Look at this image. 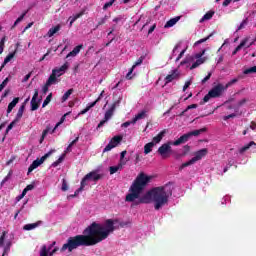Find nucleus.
Wrapping results in <instances>:
<instances>
[{
    "label": "nucleus",
    "instance_id": "obj_1",
    "mask_svg": "<svg viewBox=\"0 0 256 256\" xmlns=\"http://www.w3.org/2000/svg\"><path fill=\"white\" fill-rule=\"evenodd\" d=\"M153 176H149L144 172H140L135 180L132 182L129 192L126 195L125 201L128 203H133L136 199L138 201L135 205L141 204H149L153 201L154 209L159 211L161 207L167 205L169 203V198L173 195V188L171 187V183L166 184L165 186H159L152 188L145 195L141 196V193L145 191V187L151 183Z\"/></svg>",
    "mask_w": 256,
    "mask_h": 256
},
{
    "label": "nucleus",
    "instance_id": "obj_2",
    "mask_svg": "<svg viewBox=\"0 0 256 256\" xmlns=\"http://www.w3.org/2000/svg\"><path fill=\"white\" fill-rule=\"evenodd\" d=\"M115 223H119V219H107L104 225L97 222H92L88 227L85 228L83 234L69 237L67 243L63 244L60 251L65 253H73L75 249L79 247H93L105 241L111 233L115 231Z\"/></svg>",
    "mask_w": 256,
    "mask_h": 256
},
{
    "label": "nucleus",
    "instance_id": "obj_3",
    "mask_svg": "<svg viewBox=\"0 0 256 256\" xmlns=\"http://www.w3.org/2000/svg\"><path fill=\"white\" fill-rule=\"evenodd\" d=\"M227 91V87H225V85L219 83L217 85H215L209 92L208 94H206L203 98V103H208V101L210 99H217L219 97H221V95H223V92ZM203 103H201V105H203Z\"/></svg>",
    "mask_w": 256,
    "mask_h": 256
},
{
    "label": "nucleus",
    "instance_id": "obj_4",
    "mask_svg": "<svg viewBox=\"0 0 256 256\" xmlns=\"http://www.w3.org/2000/svg\"><path fill=\"white\" fill-rule=\"evenodd\" d=\"M121 100L122 98L119 97L116 101L112 103L110 108L105 112L103 120H101L100 123L98 124L97 129H101V127H103V125H105L107 121H109V119L113 117V113H115V110L117 109V107L121 105Z\"/></svg>",
    "mask_w": 256,
    "mask_h": 256
},
{
    "label": "nucleus",
    "instance_id": "obj_5",
    "mask_svg": "<svg viewBox=\"0 0 256 256\" xmlns=\"http://www.w3.org/2000/svg\"><path fill=\"white\" fill-rule=\"evenodd\" d=\"M207 128H201L198 130H193L191 132H188L182 136H180L177 140H175L174 145H183V143H187V141H189V139H191V137H199V135H201V133H206Z\"/></svg>",
    "mask_w": 256,
    "mask_h": 256
},
{
    "label": "nucleus",
    "instance_id": "obj_6",
    "mask_svg": "<svg viewBox=\"0 0 256 256\" xmlns=\"http://www.w3.org/2000/svg\"><path fill=\"white\" fill-rule=\"evenodd\" d=\"M207 153H209V150L207 148H203L201 150L196 151L192 159H190L188 162L183 163L180 166V171H182V169H185V167H190V165H195L197 161H201L203 157L207 156Z\"/></svg>",
    "mask_w": 256,
    "mask_h": 256
},
{
    "label": "nucleus",
    "instance_id": "obj_7",
    "mask_svg": "<svg viewBox=\"0 0 256 256\" xmlns=\"http://www.w3.org/2000/svg\"><path fill=\"white\" fill-rule=\"evenodd\" d=\"M171 145H174V147H177L178 145L175 144V141H169L167 143L162 144L158 148V153L163 157V159L169 157L171 153H173V148H171Z\"/></svg>",
    "mask_w": 256,
    "mask_h": 256
},
{
    "label": "nucleus",
    "instance_id": "obj_8",
    "mask_svg": "<svg viewBox=\"0 0 256 256\" xmlns=\"http://www.w3.org/2000/svg\"><path fill=\"white\" fill-rule=\"evenodd\" d=\"M53 153H55V150H50L48 153H46L44 156H42L40 159H36L32 162V164L29 166L28 168V173L27 175H29V173H33V171H35V169H37V167H39L40 165H43V163H45V161L47 160L48 157H51V155H53Z\"/></svg>",
    "mask_w": 256,
    "mask_h": 256
},
{
    "label": "nucleus",
    "instance_id": "obj_9",
    "mask_svg": "<svg viewBox=\"0 0 256 256\" xmlns=\"http://www.w3.org/2000/svg\"><path fill=\"white\" fill-rule=\"evenodd\" d=\"M121 141H123V136H114L104 148L103 153H107V151H111V149H115V147H117V145H119Z\"/></svg>",
    "mask_w": 256,
    "mask_h": 256
},
{
    "label": "nucleus",
    "instance_id": "obj_10",
    "mask_svg": "<svg viewBox=\"0 0 256 256\" xmlns=\"http://www.w3.org/2000/svg\"><path fill=\"white\" fill-rule=\"evenodd\" d=\"M179 77H181V73L178 69H174L168 74L165 78V85H169V83H173V81L179 80Z\"/></svg>",
    "mask_w": 256,
    "mask_h": 256
},
{
    "label": "nucleus",
    "instance_id": "obj_11",
    "mask_svg": "<svg viewBox=\"0 0 256 256\" xmlns=\"http://www.w3.org/2000/svg\"><path fill=\"white\" fill-rule=\"evenodd\" d=\"M103 177V175L98 174L97 171H92L89 172L88 174L85 175V177L82 179V181L84 183H87V181H99V179H101Z\"/></svg>",
    "mask_w": 256,
    "mask_h": 256
},
{
    "label": "nucleus",
    "instance_id": "obj_12",
    "mask_svg": "<svg viewBox=\"0 0 256 256\" xmlns=\"http://www.w3.org/2000/svg\"><path fill=\"white\" fill-rule=\"evenodd\" d=\"M143 61H145V56H140L134 65L130 68L129 72L126 75V79H132L131 75L133 74V71H135V67H139V65L143 64Z\"/></svg>",
    "mask_w": 256,
    "mask_h": 256
},
{
    "label": "nucleus",
    "instance_id": "obj_13",
    "mask_svg": "<svg viewBox=\"0 0 256 256\" xmlns=\"http://www.w3.org/2000/svg\"><path fill=\"white\" fill-rule=\"evenodd\" d=\"M68 69H69V63L66 62L60 68H55L52 71H55L56 77H61V75H63V73H65V71H67Z\"/></svg>",
    "mask_w": 256,
    "mask_h": 256
},
{
    "label": "nucleus",
    "instance_id": "obj_14",
    "mask_svg": "<svg viewBox=\"0 0 256 256\" xmlns=\"http://www.w3.org/2000/svg\"><path fill=\"white\" fill-rule=\"evenodd\" d=\"M101 101V97H98L94 102H91L85 109L79 112L78 115H85V113L89 112L93 107L97 105Z\"/></svg>",
    "mask_w": 256,
    "mask_h": 256
},
{
    "label": "nucleus",
    "instance_id": "obj_15",
    "mask_svg": "<svg viewBox=\"0 0 256 256\" xmlns=\"http://www.w3.org/2000/svg\"><path fill=\"white\" fill-rule=\"evenodd\" d=\"M249 37L244 38L240 44L234 49V51L232 52V55H237V53H239L240 49H243V47H245L247 45V43H249Z\"/></svg>",
    "mask_w": 256,
    "mask_h": 256
},
{
    "label": "nucleus",
    "instance_id": "obj_16",
    "mask_svg": "<svg viewBox=\"0 0 256 256\" xmlns=\"http://www.w3.org/2000/svg\"><path fill=\"white\" fill-rule=\"evenodd\" d=\"M82 47L83 44L74 47V49L67 54L66 58L69 59V57H77V55H79V53L81 52Z\"/></svg>",
    "mask_w": 256,
    "mask_h": 256
},
{
    "label": "nucleus",
    "instance_id": "obj_17",
    "mask_svg": "<svg viewBox=\"0 0 256 256\" xmlns=\"http://www.w3.org/2000/svg\"><path fill=\"white\" fill-rule=\"evenodd\" d=\"M167 133H168L167 129L162 130L157 136H155L153 138V142L154 143H161V141L163 140V137H165V135H167Z\"/></svg>",
    "mask_w": 256,
    "mask_h": 256
},
{
    "label": "nucleus",
    "instance_id": "obj_18",
    "mask_svg": "<svg viewBox=\"0 0 256 256\" xmlns=\"http://www.w3.org/2000/svg\"><path fill=\"white\" fill-rule=\"evenodd\" d=\"M181 19V16H176L170 20H168L165 24V29H169V27H173L179 20Z\"/></svg>",
    "mask_w": 256,
    "mask_h": 256
},
{
    "label": "nucleus",
    "instance_id": "obj_19",
    "mask_svg": "<svg viewBox=\"0 0 256 256\" xmlns=\"http://www.w3.org/2000/svg\"><path fill=\"white\" fill-rule=\"evenodd\" d=\"M41 221L32 223V224H26L23 226L24 231H33V229H37V227H39V225H41Z\"/></svg>",
    "mask_w": 256,
    "mask_h": 256
},
{
    "label": "nucleus",
    "instance_id": "obj_20",
    "mask_svg": "<svg viewBox=\"0 0 256 256\" xmlns=\"http://www.w3.org/2000/svg\"><path fill=\"white\" fill-rule=\"evenodd\" d=\"M17 103H19V97L14 98L9 104H8V108H7V113H11V111H13V109H15V107L17 106Z\"/></svg>",
    "mask_w": 256,
    "mask_h": 256
},
{
    "label": "nucleus",
    "instance_id": "obj_21",
    "mask_svg": "<svg viewBox=\"0 0 256 256\" xmlns=\"http://www.w3.org/2000/svg\"><path fill=\"white\" fill-rule=\"evenodd\" d=\"M23 113H25V104H22L20 108L18 109V112L16 114L15 120L18 121V123L21 121L23 117Z\"/></svg>",
    "mask_w": 256,
    "mask_h": 256
},
{
    "label": "nucleus",
    "instance_id": "obj_22",
    "mask_svg": "<svg viewBox=\"0 0 256 256\" xmlns=\"http://www.w3.org/2000/svg\"><path fill=\"white\" fill-rule=\"evenodd\" d=\"M207 61L206 57L197 59L190 67L191 70L193 69H197V67H199V65H203V63H205Z\"/></svg>",
    "mask_w": 256,
    "mask_h": 256
},
{
    "label": "nucleus",
    "instance_id": "obj_23",
    "mask_svg": "<svg viewBox=\"0 0 256 256\" xmlns=\"http://www.w3.org/2000/svg\"><path fill=\"white\" fill-rule=\"evenodd\" d=\"M215 15V11L210 10L208 11L201 19L200 23H203V21H209L210 19H213V16Z\"/></svg>",
    "mask_w": 256,
    "mask_h": 256
},
{
    "label": "nucleus",
    "instance_id": "obj_24",
    "mask_svg": "<svg viewBox=\"0 0 256 256\" xmlns=\"http://www.w3.org/2000/svg\"><path fill=\"white\" fill-rule=\"evenodd\" d=\"M153 147H155V142H149L144 146L145 155H149L153 151Z\"/></svg>",
    "mask_w": 256,
    "mask_h": 256
},
{
    "label": "nucleus",
    "instance_id": "obj_25",
    "mask_svg": "<svg viewBox=\"0 0 256 256\" xmlns=\"http://www.w3.org/2000/svg\"><path fill=\"white\" fill-rule=\"evenodd\" d=\"M146 111L143 110L140 113H138L133 119H132V125H135V123H137L140 119H144L145 115H146Z\"/></svg>",
    "mask_w": 256,
    "mask_h": 256
},
{
    "label": "nucleus",
    "instance_id": "obj_26",
    "mask_svg": "<svg viewBox=\"0 0 256 256\" xmlns=\"http://www.w3.org/2000/svg\"><path fill=\"white\" fill-rule=\"evenodd\" d=\"M85 15V10H82L81 12L75 14L74 16L69 18L70 26L73 25L74 21L77 19H80V17H83Z\"/></svg>",
    "mask_w": 256,
    "mask_h": 256
},
{
    "label": "nucleus",
    "instance_id": "obj_27",
    "mask_svg": "<svg viewBox=\"0 0 256 256\" xmlns=\"http://www.w3.org/2000/svg\"><path fill=\"white\" fill-rule=\"evenodd\" d=\"M46 83L47 85H55V83H57V75H55V71H52V74L49 76Z\"/></svg>",
    "mask_w": 256,
    "mask_h": 256
},
{
    "label": "nucleus",
    "instance_id": "obj_28",
    "mask_svg": "<svg viewBox=\"0 0 256 256\" xmlns=\"http://www.w3.org/2000/svg\"><path fill=\"white\" fill-rule=\"evenodd\" d=\"M58 31H61V25H56L55 27L50 28L47 35L48 37H53Z\"/></svg>",
    "mask_w": 256,
    "mask_h": 256
},
{
    "label": "nucleus",
    "instance_id": "obj_29",
    "mask_svg": "<svg viewBox=\"0 0 256 256\" xmlns=\"http://www.w3.org/2000/svg\"><path fill=\"white\" fill-rule=\"evenodd\" d=\"M121 169H123L122 163H119L117 166H111L109 168L110 175H115V173H117V171H121Z\"/></svg>",
    "mask_w": 256,
    "mask_h": 256
},
{
    "label": "nucleus",
    "instance_id": "obj_30",
    "mask_svg": "<svg viewBox=\"0 0 256 256\" xmlns=\"http://www.w3.org/2000/svg\"><path fill=\"white\" fill-rule=\"evenodd\" d=\"M110 18H111V15H105L103 18H101L98 21L95 29H99V27H101V25H105V23H107V21H109Z\"/></svg>",
    "mask_w": 256,
    "mask_h": 256
},
{
    "label": "nucleus",
    "instance_id": "obj_31",
    "mask_svg": "<svg viewBox=\"0 0 256 256\" xmlns=\"http://www.w3.org/2000/svg\"><path fill=\"white\" fill-rule=\"evenodd\" d=\"M189 151H191V146L185 145V146L183 147L182 154L178 155V156L176 157V159H179V157H185V156L189 155Z\"/></svg>",
    "mask_w": 256,
    "mask_h": 256
},
{
    "label": "nucleus",
    "instance_id": "obj_32",
    "mask_svg": "<svg viewBox=\"0 0 256 256\" xmlns=\"http://www.w3.org/2000/svg\"><path fill=\"white\" fill-rule=\"evenodd\" d=\"M15 55H17V50H14L12 53H9L4 59V65H7V63H9L11 59L15 57Z\"/></svg>",
    "mask_w": 256,
    "mask_h": 256
},
{
    "label": "nucleus",
    "instance_id": "obj_33",
    "mask_svg": "<svg viewBox=\"0 0 256 256\" xmlns=\"http://www.w3.org/2000/svg\"><path fill=\"white\" fill-rule=\"evenodd\" d=\"M25 15H27V11H25L24 13H22L14 22V25L12 26V29H15V27H17V25H19V23H21V21H23V19H25Z\"/></svg>",
    "mask_w": 256,
    "mask_h": 256
},
{
    "label": "nucleus",
    "instance_id": "obj_34",
    "mask_svg": "<svg viewBox=\"0 0 256 256\" xmlns=\"http://www.w3.org/2000/svg\"><path fill=\"white\" fill-rule=\"evenodd\" d=\"M86 185H87V183H84V181L81 180L80 187L74 192L73 197H77V195H79L81 193V191H83L85 189Z\"/></svg>",
    "mask_w": 256,
    "mask_h": 256
},
{
    "label": "nucleus",
    "instance_id": "obj_35",
    "mask_svg": "<svg viewBox=\"0 0 256 256\" xmlns=\"http://www.w3.org/2000/svg\"><path fill=\"white\" fill-rule=\"evenodd\" d=\"M65 153H63L58 160H56L55 162L52 163V167H59V165H61L62 161H65Z\"/></svg>",
    "mask_w": 256,
    "mask_h": 256
},
{
    "label": "nucleus",
    "instance_id": "obj_36",
    "mask_svg": "<svg viewBox=\"0 0 256 256\" xmlns=\"http://www.w3.org/2000/svg\"><path fill=\"white\" fill-rule=\"evenodd\" d=\"M65 153H63L58 160H56L55 162L52 163V167H59V165H61L62 161H65Z\"/></svg>",
    "mask_w": 256,
    "mask_h": 256
},
{
    "label": "nucleus",
    "instance_id": "obj_37",
    "mask_svg": "<svg viewBox=\"0 0 256 256\" xmlns=\"http://www.w3.org/2000/svg\"><path fill=\"white\" fill-rule=\"evenodd\" d=\"M73 91H74L73 88H71L65 92V94L62 96V103H65V101H67V99H69V97L73 95Z\"/></svg>",
    "mask_w": 256,
    "mask_h": 256
},
{
    "label": "nucleus",
    "instance_id": "obj_38",
    "mask_svg": "<svg viewBox=\"0 0 256 256\" xmlns=\"http://www.w3.org/2000/svg\"><path fill=\"white\" fill-rule=\"evenodd\" d=\"M255 145L254 141H251L249 144L245 145L244 147L240 148L239 153L243 154L245 151H248V149H251Z\"/></svg>",
    "mask_w": 256,
    "mask_h": 256
},
{
    "label": "nucleus",
    "instance_id": "obj_39",
    "mask_svg": "<svg viewBox=\"0 0 256 256\" xmlns=\"http://www.w3.org/2000/svg\"><path fill=\"white\" fill-rule=\"evenodd\" d=\"M249 23V18H245L241 24L238 26L237 30L236 31H241V29H245V27H247Z\"/></svg>",
    "mask_w": 256,
    "mask_h": 256
},
{
    "label": "nucleus",
    "instance_id": "obj_40",
    "mask_svg": "<svg viewBox=\"0 0 256 256\" xmlns=\"http://www.w3.org/2000/svg\"><path fill=\"white\" fill-rule=\"evenodd\" d=\"M51 131H53V130H51V127H49V126H47L45 130H43L40 143H42V141L45 139V137H47V135L49 133H51Z\"/></svg>",
    "mask_w": 256,
    "mask_h": 256
},
{
    "label": "nucleus",
    "instance_id": "obj_41",
    "mask_svg": "<svg viewBox=\"0 0 256 256\" xmlns=\"http://www.w3.org/2000/svg\"><path fill=\"white\" fill-rule=\"evenodd\" d=\"M51 99H53V93H50L46 99L44 100L42 107L45 108L49 103H51Z\"/></svg>",
    "mask_w": 256,
    "mask_h": 256
},
{
    "label": "nucleus",
    "instance_id": "obj_42",
    "mask_svg": "<svg viewBox=\"0 0 256 256\" xmlns=\"http://www.w3.org/2000/svg\"><path fill=\"white\" fill-rule=\"evenodd\" d=\"M37 109H39V102L31 100V111H37Z\"/></svg>",
    "mask_w": 256,
    "mask_h": 256
},
{
    "label": "nucleus",
    "instance_id": "obj_43",
    "mask_svg": "<svg viewBox=\"0 0 256 256\" xmlns=\"http://www.w3.org/2000/svg\"><path fill=\"white\" fill-rule=\"evenodd\" d=\"M12 175H13V170H10L7 176L1 181V185H5V183H7V181L11 179Z\"/></svg>",
    "mask_w": 256,
    "mask_h": 256
},
{
    "label": "nucleus",
    "instance_id": "obj_44",
    "mask_svg": "<svg viewBox=\"0 0 256 256\" xmlns=\"http://www.w3.org/2000/svg\"><path fill=\"white\" fill-rule=\"evenodd\" d=\"M213 37V34L208 35L206 38H202L195 42V45H201V43H205L206 41H209Z\"/></svg>",
    "mask_w": 256,
    "mask_h": 256
},
{
    "label": "nucleus",
    "instance_id": "obj_45",
    "mask_svg": "<svg viewBox=\"0 0 256 256\" xmlns=\"http://www.w3.org/2000/svg\"><path fill=\"white\" fill-rule=\"evenodd\" d=\"M5 41H7V37H3L0 41V55L5 50Z\"/></svg>",
    "mask_w": 256,
    "mask_h": 256
},
{
    "label": "nucleus",
    "instance_id": "obj_46",
    "mask_svg": "<svg viewBox=\"0 0 256 256\" xmlns=\"http://www.w3.org/2000/svg\"><path fill=\"white\" fill-rule=\"evenodd\" d=\"M65 121V115L61 117L60 121L55 125V127L52 129L51 134L55 133V130L62 125V123Z\"/></svg>",
    "mask_w": 256,
    "mask_h": 256
},
{
    "label": "nucleus",
    "instance_id": "obj_47",
    "mask_svg": "<svg viewBox=\"0 0 256 256\" xmlns=\"http://www.w3.org/2000/svg\"><path fill=\"white\" fill-rule=\"evenodd\" d=\"M251 73H256V66H253L244 70V75H249Z\"/></svg>",
    "mask_w": 256,
    "mask_h": 256
},
{
    "label": "nucleus",
    "instance_id": "obj_48",
    "mask_svg": "<svg viewBox=\"0 0 256 256\" xmlns=\"http://www.w3.org/2000/svg\"><path fill=\"white\" fill-rule=\"evenodd\" d=\"M19 123L16 119H14L6 128V133H9L11 129H13V126Z\"/></svg>",
    "mask_w": 256,
    "mask_h": 256
},
{
    "label": "nucleus",
    "instance_id": "obj_49",
    "mask_svg": "<svg viewBox=\"0 0 256 256\" xmlns=\"http://www.w3.org/2000/svg\"><path fill=\"white\" fill-rule=\"evenodd\" d=\"M68 189H69V186L67 185V180L62 179V187H61V190H62V191H68Z\"/></svg>",
    "mask_w": 256,
    "mask_h": 256
},
{
    "label": "nucleus",
    "instance_id": "obj_50",
    "mask_svg": "<svg viewBox=\"0 0 256 256\" xmlns=\"http://www.w3.org/2000/svg\"><path fill=\"white\" fill-rule=\"evenodd\" d=\"M5 235H7V232H2V235L0 236V247H3L5 243Z\"/></svg>",
    "mask_w": 256,
    "mask_h": 256
},
{
    "label": "nucleus",
    "instance_id": "obj_51",
    "mask_svg": "<svg viewBox=\"0 0 256 256\" xmlns=\"http://www.w3.org/2000/svg\"><path fill=\"white\" fill-rule=\"evenodd\" d=\"M114 3H115V0H110L109 2L105 3L103 6L104 11L106 9H109V7H111Z\"/></svg>",
    "mask_w": 256,
    "mask_h": 256
},
{
    "label": "nucleus",
    "instance_id": "obj_52",
    "mask_svg": "<svg viewBox=\"0 0 256 256\" xmlns=\"http://www.w3.org/2000/svg\"><path fill=\"white\" fill-rule=\"evenodd\" d=\"M237 81L239 80L237 78H234L230 82H228L224 87H226V89H229V87H231V85H234V83H237Z\"/></svg>",
    "mask_w": 256,
    "mask_h": 256
},
{
    "label": "nucleus",
    "instance_id": "obj_53",
    "mask_svg": "<svg viewBox=\"0 0 256 256\" xmlns=\"http://www.w3.org/2000/svg\"><path fill=\"white\" fill-rule=\"evenodd\" d=\"M119 225H120L121 228L129 227V225H131V221H129V220L126 221V222L122 221V222L119 223Z\"/></svg>",
    "mask_w": 256,
    "mask_h": 256
},
{
    "label": "nucleus",
    "instance_id": "obj_54",
    "mask_svg": "<svg viewBox=\"0 0 256 256\" xmlns=\"http://www.w3.org/2000/svg\"><path fill=\"white\" fill-rule=\"evenodd\" d=\"M234 117H237V114L232 113L227 116H224L223 119H224V121H228V119H234Z\"/></svg>",
    "mask_w": 256,
    "mask_h": 256
},
{
    "label": "nucleus",
    "instance_id": "obj_55",
    "mask_svg": "<svg viewBox=\"0 0 256 256\" xmlns=\"http://www.w3.org/2000/svg\"><path fill=\"white\" fill-rule=\"evenodd\" d=\"M40 256H47V246H42V249L40 251Z\"/></svg>",
    "mask_w": 256,
    "mask_h": 256
},
{
    "label": "nucleus",
    "instance_id": "obj_56",
    "mask_svg": "<svg viewBox=\"0 0 256 256\" xmlns=\"http://www.w3.org/2000/svg\"><path fill=\"white\" fill-rule=\"evenodd\" d=\"M203 55H205V50L195 54V59H203Z\"/></svg>",
    "mask_w": 256,
    "mask_h": 256
},
{
    "label": "nucleus",
    "instance_id": "obj_57",
    "mask_svg": "<svg viewBox=\"0 0 256 256\" xmlns=\"http://www.w3.org/2000/svg\"><path fill=\"white\" fill-rule=\"evenodd\" d=\"M245 103H247V99H246V98H243L242 100H240V101L237 103V108L239 109V107H243V105H245Z\"/></svg>",
    "mask_w": 256,
    "mask_h": 256
},
{
    "label": "nucleus",
    "instance_id": "obj_58",
    "mask_svg": "<svg viewBox=\"0 0 256 256\" xmlns=\"http://www.w3.org/2000/svg\"><path fill=\"white\" fill-rule=\"evenodd\" d=\"M7 83H9V78H5L3 82L0 84V87L2 89H5V87H7Z\"/></svg>",
    "mask_w": 256,
    "mask_h": 256
},
{
    "label": "nucleus",
    "instance_id": "obj_59",
    "mask_svg": "<svg viewBox=\"0 0 256 256\" xmlns=\"http://www.w3.org/2000/svg\"><path fill=\"white\" fill-rule=\"evenodd\" d=\"M49 87H51V85H47V82H46V84L42 88L44 95H47V91H49Z\"/></svg>",
    "mask_w": 256,
    "mask_h": 256
},
{
    "label": "nucleus",
    "instance_id": "obj_60",
    "mask_svg": "<svg viewBox=\"0 0 256 256\" xmlns=\"http://www.w3.org/2000/svg\"><path fill=\"white\" fill-rule=\"evenodd\" d=\"M185 51H187V49H184L180 52V54L178 55V57L176 58V61H179L183 58V56L185 55Z\"/></svg>",
    "mask_w": 256,
    "mask_h": 256
},
{
    "label": "nucleus",
    "instance_id": "obj_61",
    "mask_svg": "<svg viewBox=\"0 0 256 256\" xmlns=\"http://www.w3.org/2000/svg\"><path fill=\"white\" fill-rule=\"evenodd\" d=\"M24 189H26V191H33L35 189V185L34 184H29L27 185Z\"/></svg>",
    "mask_w": 256,
    "mask_h": 256
},
{
    "label": "nucleus",
    "instance_id": "obj_62",
    "mask_svg": "<svg viewBox=\"0 0 256 256\" xmlns=\"http://www.w3.org/2000/svg\"><path fill=\"white\" fill-rule=\"evenodd\" d=\"M211 75H212L211 72H209L208 75L204 79H202V84L207 83V81H209V79H211Z\"/></svg>",
    "mask_w": 256,
    "mask_h": 256
},
{
    "label": "nucleus",
    "instance_id": "obj_63",
    "mask_svg": "<svg viewBox=\"0 0 256 256\" xmlns=\"http://www.w3.org/2000/svg\"><path fill=\"white\" fill-rule=\"evenodd\" d=\"M190 86H191V81L185 82V84L183 86V91H187V89H189Z\"/></svg>",
    "mask_w": 256,
    "mask_h": 256
},
{
    "label": "nucleus",
    "instance_id": "obj_64",
    "mask_svg": "<svg viewBox=\"0 0 256 256\" xmlns=\"http://www.w3.org/2000/svg\"><path fill=\"white\" fill-rule=\"evenodd\" d=\"M191 109H197V104H192L186 107L185 111H189Z\"/></svg>",
    "mask_w": 256,
    "mask_h": 256
}]
</instances>
